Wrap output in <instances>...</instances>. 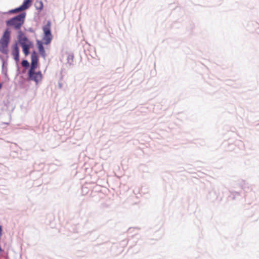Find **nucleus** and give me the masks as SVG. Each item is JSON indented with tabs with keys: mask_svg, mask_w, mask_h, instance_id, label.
<instances>
[{
	"mask_svg": "<svg viewBox=\"0 0 259 259\" xmlns=\"http://www.w3.org/2000/svg\"><path fill=\"white\" fill-rule=\"evenodd\" d=\"M38 51L39 52V53L40 54V55L41 56H42L44 57H45L46 56V53H45V49L42 46V44L41 42H38Z\"/></svg>",
	"mask_w": 259,
	"mask_h": 259,
	"instance_id": "nucleus-9",
	"label": "nucleus"
},
{
	"mask_svg": "<svg viewBox=\"0 0 259 259\" xmlns=\"http://www.w3.org/2000/svg\"><path fill=\"white\" fill-rule=\"evenodd\" d=\"M19 41L22 48L23 51L25 56H27L29 51V50L32 45L31 42L23 34L19 36Z\"/></svg>",
	"mask_w": 259,
	"mask_h": 259,
	"instance_id": "nucleus-3",
	"label": "nucleus"
},
{
	"mask_svg": "<svg viewBox=\"0 0 259 259\" xmlns=\"http://www.w3.org/2000/svg\"><path fill=\"white\" fill-rule=\"evenodd\" d=\"M31 2V0H25L23 3V4L19 7L14 10L11 11V12L12 13H17L19 11H23L27 8H28L29 6V4Z\"/></svg>",
	"mask_w": 259,
	"mask_h": 259,
	"instance_id": "nucleus-6",
	"label": "nucleus"
},
{
	"mask_svg": "<svg viewBox=\"0 0 259 259\" xmlns=\"http://www.w3.org/2000/svg\"><path fill=\"white\" fill-rule=\"evenodd\" d=\"M22 64L24 67H26L28 66L29 63L26 60H23L22 62Z\"/></svg>",
	"mask_w": 259,
	"mask_h": 259,
	"instance_id": "nucleus-12",
	"label": "nucleus"
},
{
	"mask_svg": "<svg viewBox=\"0 0 259 259\" xmlns=\"http://www.w3.org/2000/svg\"><path fill=\"white\" fill-rule=\"evenodd\" d=\"M51 30V22L48 21L47 24L43 27V31H47Z\"/></svg>",
	"mask_w": 259,
	"mask_h": 259,
	"instance_id": "nucleus-11",
	"label": "nucleus"
},
{
	"mask_svg": "<svg viewBox=\"0 0 259 259\" xmlns=\"http://www.w3.org/2000/svg\"><path fill=\"white\" fill-rule=\"evenodd\" d=\"M12 55L15 60H19V50L17 45H15L13 47Z\"/></svg>",
	"mask_w": 259,
	"mask_h": 259,
	"instance_id": "nucleus-8",
	"label": "nucleus"
},
{
	"mask_svg": "<svg viewBox=\"0 0 259 259\" xmlns=\"http://www.w3.org/2000/svg\"><path fill=\"white\" fill-rule=\"evenodd\" d=\"M45 35L43 38L44 44L48 45L50 44L52 39V36L51 33V30L44 32Z\"/></svg>",
	"mask_w": 259,
	"mask_h": 259,
	"instance_id": "nucleus-7",
	"label": "nucleus"
},
{
	"mask_svg": "<svg viewBox=\"0 0 259 259\" xmlns=\"http://www.w3.org/2000/svg\"><path fill=\"white\" fill-rule=\"evenodd\" d=\"M42 78V75L40 71H33L28 72V79L34 81L36 83H38L41 80Z\"/></svg>",
	"mask_w": 259,
	"mask_h": 259,
	"instance_id": "nucleus-4",
	"label": "nucleus"
},
{
	"mask_svg": "<svg viewBox=\"0 0 259 259\" xmlns=\"http://www.w3.org/2000/svg\"><path fill=\"white\" fill-rule=\"evenodd\" d=\"M10 30L7 28L4 31L2 37L0 39V52L4 54L8 53V45L10 40Z\"/></svg>",
	"mask_w": 259,
	"mask_h": 259,
	"instance_id": "nucleus-2",
	"label": "nucleus"
},
{
	"mask_svg": "<svg viewBox=\"0 0 259 259\" xmlns=\"http://www.w3.org/2000/svg\"><path fill=\"white\" fill-rule=\"evenodd\" d=\"M73 59H74V56L72 54H68L67 55V62L69 64H71L73 63Z\"/></svg>",
	"mask_w": 259,
	"mask_h": 259,
	"instance_id": "nucleus-10",
	"label": "nucleus"
},
{
	"mask_svg": "<svg viewBox=\"0 0 259 259\" xmlns=\"http://www.w3.org/2000/svg\"><path fill=\"white\" fill-rule=\"evenodd\" d=\"M2 88V85L0 84V89Z\"/></svg>",
	"mask_w": 259,
	"mask_h": 259,
	"instance_id": "nucleus-13",
	"label": "nucleus"
},
{
	"mask_svg": "<svg viewBox=\"0 0 259 259\" xmlns=\"http://www.w3.org/2000/svg\"><path fill=\"white\" fill-rule=\"evenodd\" d=\"M25 14L22 13L6 21L8 26L11 27L16 30H20L24 24Z\"/></svg>",
	"mask_w": 259,
	"mask_h": 259,
	"instance_id": "nucleus-1",
	"label": "nucleus"
},
{
	"mask_svg": "<svg viewBox=\"0 0 259 259\" xmlns=\"http://www.w3.org/2000/svg\"><path fill=\"white\" fill-rule=\"evenodd\" d=\"M31 66L30 68L29 69V71H36V69L37 67V63H38V58L37 54L36 52H33L31 54Z\"/></svg>",
	"mask_w": 259,
	"mask_h": 259,
	"instance_id": "nucleus-5",
	"label": "nucleus"
}]
</instances>
